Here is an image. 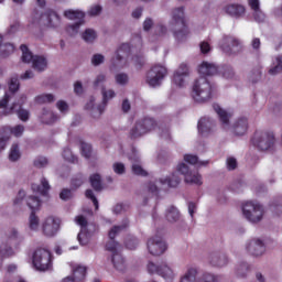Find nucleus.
I'll return each instance as SVG.
<instances>
[{"label":"nucleus","mask_w":282,"mask_h":282,"mask_svg":"<svg viewBox=\"0 0 282 282\" xmlns=\"http://www.w3.org/2000/svg\"><path fill=\"white\" fill-rule=\"evenodd\" d=\"M213 107L214 111L219 117L223 129H225V131H231V133L237 137L246 135V133H248V118L240 117L236 119L230 127V118H232V115L224 110L220 105L215 104Z\"/></svg>","instance_id":"f257e3e1"},{"label":"nucleus","mask_w":282,"mask_h":282,"mask_svg":"<svg viewBox=\"0 0 282 282\" xmlns=\"http://www.w3.org/2000/svg\"><path fill=\"white\" fill-rule=\"evenodd\" d=\"M241 213L249 224H261L265 215V208L257 200H247L241 205Z\"/></svg>","instance_id":"f03ea898"},{"label":"nucleus","mask_w":282,"mask_h":282,"mask_svg":"<svg viewBox=\"0 0 282 282\" xmlns=\"http://www.w3.org/2000/svg\"><path fill=\"white\" fill-rule=\"evenodd\" d=\"M101 96H102L101 105L96 106V97H90L87 104L85 105V109H87V111H90V115L93 116V118H98L99 116H102V113L105 112V107H107V102L116 98V90L107 89L106 87L102 86Z\"/></svg>","instance_id":"7ed1b4c3"},{"label":"nucleus","mask_w":282,"mask_h":282,"mask_svg":"<svg viewBox=\"0 0 282 282\" xmlns=\"http://www.w3.org/2000/svg\"><path fill=\"white\" fill-rule=\"evenodd\" d=\"M252 144L259 151H273L276 144V137L272 131H257L253 134Z\"/></svg>","instance_id":"20e7f679"},{"label":"nucleus","mask_w":282,"mask_h":282,"mask_svg":"<svg viewBox=\"0 0 282 282\" xmlns=\"http://www.w3.org/2000/svg\"><path fill=\"white\" fill-rule=\"evenodd\" d=\"M213 97V87L206 77L195 80L193 86V98L196 102H206Z\"/></svg>","instance_id":"39448f33"},{"label":"nucleus","mask_w":282,"mask_h":282,"mask_svg":"<svg viewBox=\"0 0 282 282\" xmlns=\"http://www.w3.org/2000/svg\"><path fill=\"white\" fill-rule=\"evenodd\" d=\"M43 19L47 20V25H50V28H58V25H61V17H58V14L56 12H54L53 10L47 11V13L44 15H42L39 12L32 13V15L29 20V23H30L29 25L31 28L41 25V23H45V21H43Z\"/></svg>","instance_id":"423d86ee"},{"label":"nucleus","mask_w":282,"mask_h":282,"mask_svg":"<svg viewBox=\"0 0 282 282\" xmlns=\"http://www.w3.org/2000/svg\"><path fill=\"white\" fill-rule=\"evenodd\" d=\"M20 50L22 52V62L32 63V67L35 72H45V69H47V59L44 56L32 55L25 45H21Z\"/></svg>","instance_id":"0eeeda50"},{"label":"nucleus","mask_w":282,"mask_h":282,"mask_svg":"<svg viewBox=\"0 0 282 282\" xmlns=\"http://www.w3.org/2000/svg\"><path fill=\"white\" fill-rule=\"evenodd\" d=\"M33 265L40 272H45L52 268V253L47 249H36L33 253Z\"/></svg>","instance_id":"6e6552de"},{"label":"nucleus","mask_w":282,"mask_h":282,"mask_svg":"<svg viewBox=\"0 0 282 282\" xmlns=\"http://www.w3.org/2000/svg\"><path fill=\"white\" fill-rule=\"evenodd\" d=\"M165 76H169V69L166 66L155 64L148 73L147 83L150 85V87H159V85H162V80H164Z\"/></svg>","instance_id":"1a4fd4ad"},{"label":"nucleus","mask_w":282,"mask_h":282,"mask_svg":"<svg viewBox=\"0 0 282 282\" xmlns=\"http://www.w3.org/2000/svg\"><path fill=\"white\" fill-rule=\"evenodd\" d=\"M155 127H156L155 120L151 118H145L133 126V128L130 130V138L131 140H137V138H142L144 133H149V131H153Z\"/></svg>","instance_id":"9d476101"},{"label":"nucleus","mask_w":282,"mask_h":282,"mask_svg":"<svg viewBox=\"0 0 282 282\" xmlns=\"http://www.w3.org/2000/svg\"><path fill=\"white\" fill-rule=\"evenodd\" d=\"M131 48L129 44H122L115 53V56L111 58L110 69L116 72V69H123L127 65V56H129Z\"/></svg>","instance_id":"9b49d317"},{"label":"nucleus","mask_w":282,"mask_h":282,"mask_svg":"<svg viewBox=\"0 0 282 282\" xmlns=\"http://www.w3.org/2000/svg\"><path fill=\"white\" fill-rule=\"evenodd\" d=\"M41 228L44 237H56L58 230H61V218L56 216H47L43 219Z\"/></svg>","instance_id":"f8f14e48"},{"label":"nucleus","mask_w":282,"mask_h":282,"mask_svg":"<svg viewBox=\"0 0 282 282\" xmlns=\"http://www.w3.org/2000/svg\"><path fill=\"white\" fill-rule=\"evenodd\" d=\"M176 171L184 175L186 184H193L195 186H202L204 182H202V175L197 172H192L191 167L185 163H180L176 167Z\"/></svg>","instance_id":"ddd939ff"},{"label":"nucleus","mask_w":282,"mask_h":282,"mask_svg":"<svg viewBox=\"0 0 282 282\" xmlns=\"http://www.w3.org/2000/svg\"><path fill=\"white\" fill-rule=\"evenodd\" d=\"M147 248L150 254L153 257H160L166 252V241L162 237L154 236L150 238L147 242Z\"/></svg>","instance_id":"4468645a"},{"label":"nucleus","mask_w":282,"mask_h":282,"mask_svg":"<svg viewBox=\"0 0 282 282\" xmlns=\"http://www.w3.org/2000/svg\"><path fill=\"white\" fill-rule=\"evenodd\" d=\"M245 248L252 257H263L265 254V243L260 238L248 240Z\"/></svg>","instance_id":"2eb2a0df"},{"label":"nucleus","mask_w":282,"mask_h":282,"mask_svg":"<svg viewBox=\"0 0 282 282\" xmlns=\"http://www.w3.org/2000/svg\"><path fill=\"white\" fill-rule=\"evenodd\" d=\"M126 228H127V225L115 226L109 231L110 241L107 242L106 248L109 252H112V256L120 254V245L118 242L113 241V239H116V236L118 235V232H122V230H124Z\"/></svg>","instance_id":"dca6fc26"},{"label":"nucleus","mask_w":282,"mask_h":282,"mask_svg":"<svg viewBox=\"0 0 282 282\" xmlns=\"http://www.w3.org/2000/svg\"><path fill=\"white\" fill-rule=\"evenodd\" d=\"M188 78V65L182 63L174 72L173 83L176 87H185Z\"/></svg>","instance_id":"f3484780"},{"label":"nucleus","mask_w":282,"mask_h":282,"mask_svg":"<svg viewBox=\"0 0 282 282\" xmlns=\"http://www.w3.org/2000/svg\"><path fill=\"white\" fill-rule=\"evenodd\" d=\"M75 223L77 226H80L82 230L77 236L78 242L80 246H87L89 243V235L85 231L87 228V217L79 215L75 217Z\"/></svg>","instance_id":"a211bd4d"},{"label":"nucleus","mask_w":282,"mask_h":282,"mask_svg":"<svg viewBox=\"0 0 282 282\" xmlns=\"http://www.w3.org/2000/svg\"><path fill=\"white\" fill-rule=\"evenodd\" d=\"M87 275V268L76 264L73 267V275H68L63 279V282H80L85 281V276Z\"/></svg>","instance_id":"6ab92c4d"},{"label":"nucleus","mask_w":282,"mask_h":282,"mask_svg":"<svg viewBox=\"0 0 282 282\" xmlns=\"http://www.w3.org/2000/svg\"><path fill=\"white\" fill-rule=\"evenodd\" d=\"M25 100H28V97L25 95L21 96V102L20 104H13L12 107L10 108L9 113H18V117L20 118V120H22L23 122L30 120V111L25 110V109H21V105H23V102H25Z\"/></svg>","instance_id":"aec40b11"},{"label":"nucleus","mask_w":282,"mask_h":282,"mask_svg":"<svg viewBox=\"0 0 282 282\" xmlns=\"http://www.w3.org/2000/svg\"><path fill=\"white\" fill-rule=\"evenodd\" d=\"M223 52L230 54V52H239L241 50V41L235 37H225L221 43Z\"/></svg>","instance_id":"412c9836"},{"label":"nucleus","mask_w":282,"mask_h":282,"mask_svg":"<svg viewBox=\"0 0 282 282\" xmlns=\"http://www.w3.org/2000/svg\"><path fill=\"white\" fill-rule=\"evenodd\" d=\"M171 30L173 32L174 39H176L180 43H182V41H186V39H188V34H191L186 24L171 26Z\"/></svg>","instance_id":"4be33fe9"},{"label":"nucleus","mask_w":282,"mask_h":282,"mask_svg":"<svg viewBox=\"0 0 282 282\" xmlns=\"http://www.w3.org/2000/svg\"><path fill=\"white\" fill-rule=\"evenodd\" d=\"M217 72H218L217 65H215L214 63L203 62L198 66V73L202 76H215Z\"/></svg>","instance_id":"5701e85b"},{"label":"nucleus","mask_w":282,"mask_h":282,"mask_svg":"<svg viewBox=\"0 0 282 282\" xmlns=\"http://www.w3.org/2000/svg\"><path fill=\"white\" fill-rule=\"evenodd\" d=\"M184 24H186V20H184V8L174 9L172 12L171 28Z\"/></svg>","instance_id":"b1692460"},{"label":"nucleus","mask_w":282,"mask_h":282,"mask_svg":"<svg viewBox=\"0 0 282 282\" xmlns=\"http://www.w3.org/2000/svg\"><path fill=\"white\" fill-rule=\"evenodd\" d=\"M213 127H215V121L208 117L200 118L198 121V131L202 133V135H206V133L213 131Z\"/></svg>","instance_id":"393cba45"},{"label":"nucleus","mask_w":282,"mask_h":282,"mask_svg":"<svg viewBox=\"0 0 282 282\" xmlns=\"http://www.w3.org/2000/svg\"><path fill=\"white\" fill-rule=\"evenodd\" d=\"M225 12L230 17H243L246 14V8L241 4H228L225 7Z\"/></svg>","instance_id":"a878e982"},{"label":"nucleus","mask_w":282,"mask_h":282,"mask_svg":"<svg viewBox=\"0 0 282 282\" xmlns=\"http://www.w3.org/2000/svg\"><path fill=\"white\" fill-rule=\"evenodd\" d=\"M160 184H162L163 186H169L170 188H175L176 186L180 185V176H177V174L173 173L170 176H165L160 178Z\"/></svg>","instance_id":"bb28decb"},{"label":"nucleus","mask_w":282,"mask_h":282,"mask_svg":"<svg viewBox=\"0 0 282 282\" xmlns=\"http://www.w3.org/2000/svg\"><path fill=\"white\" fill-rule=\"evenodd\" d=\"M64 17L69 21H84L85 12L82 10L68 9L64 11Z\"/></svg>","instance_id":"cd10ccee"},{"label":"nucleus","mask_w":282,"mask_h":282,"mask_svg":"<svg viewBox=\"0 0 282 282\" xmlns=\"http://www.w3.org/2000/svg\"><path fill=\"white\" fill-rule=\"evenodd\" d=\"M33 193H40V195H47V191H50V182L47 178L42 177L39 184H32Z\"/></svg>","instance_id":"c85d7f7f"},{"label":"nucleus","mask_w":282,"mask_h":282,"mask_svg":"<svg viewBox=\"0 0 282 282\" xmlns=\"http://www.w3.org/2000/svg\"><path fill=\"white\" fill-rule=\"evenodd\" d=\"M166 220L170 221V224H175L176 221H180V210L176 209L175 206H170L166 209L165 214Z\"/></svg>","instance_id":"c756f323"},{"label":"nucleus","mask_w":282,"mask_h":282,"mask_svg":"<svg viewBox=\"0 0 282 282\" xmlns=\"http://www.w3.org/2000/svg\"><path fill=\"white\" fill-rule=\"evenodd\" d=\"M184 162L192 164V166H208V161H199L195 154H185Z\"/></svg>","instance_id":"7c9ffc66"},{"label":"nucleus","mask_w":282,"mask_h":282,"mask_svg":"<svg viewBox=\"0 0 282 282\" xmlns=\"http://www.w3.org/2000/svg\"><path fill=\"white\" fill-rule=\"evenodd\" d=\"M159 274L166 281H172V279H175V271L166 264L160 265Z\"/></svg>","instance_id":"2f4dec72"},{"label":"nucleus","mask_w":282,"mask_h":282,"mask_svg":"<svg viewBox=\"0 0 282 282\" xmlns=\"http://www.w3.org/2000/svg\"><path fill=\"white\" fill-rule=\"evenodd\" d=\"M41 120L44 124H54V122L57 120V117L54 115V112L47 109H43Z\"/></svg>","instance_id":"473e14b6"},{"label":"nucleus","mask_w":282,"mask_h":282,"mask_svg":"<svg viewBox=\"0 0 282 282\" xmlns=\"http://www.w3.org/2000/svg\"><path fill=\"white\" fill-rule=\"evenodd\" d=\"M181 282H197V269L189 268L181 278Z\"/></svg>","instance_id":"72a5a7b5"},{"label":"nucleus","mask_w":282,"mask_h":282,"mask_svg":"<svg viewBox=\"0 0 282 282\" xmlns=\"http://www.w3.org/2000/svg\"><path fill=\"white\" fill-rule=\"evenodd\" d=\"M82 39L85 43H94L98 39V33L94 29H86L85 32L82 33Z\"/></svg>","instance_id":"f704fd0d"},{"label":"nucleus","mask_w":282,"mask_h":282,"mask_svg":"<svg viewBox=\"0 0 282 282\" xmlns=\"http://www.w3.org/2000/svg\"><path fill=\"white\" fill-rule=\"evenodd\" d=\"M248 272H250V265L247 262H239L236 265V274L240 279L248 276Z\"/></svg>","instance_id":"c9c22d12"},{"label":"nucleus","mask_w":282,"mask_h":282,"mask_svg":"<svg viewBox=\"0 0 282 282\" xmlns=\"http://www.w3.org/2000/svg\"><path fill=\"white\" fill-rule=\"evenodd\" d=\"M54 100H56V98L53 94H41L37 95L34 99L36 105H47L50 102H54Z\"/></svg>","instance_id":"e433bc0d"},{"label":"nucleus","mask_w":282,"mask_h":282,"mask_svg":"<svg viewBox=\"0 0 282 282\" xmlns=\"http://www.w3.org/2000/svg\"><path fill=\"white\" fill-rule=\"evenodd\" d=\"M210 263L212 265L224 268V265H228V258L226 256L213 254L210 257Z\"/></svg>","instance_id":"4c0bfd02"},{"label":"nucleus","mask_w":282,"mask_h":282,"mask_svg":"<svg viewBox=\"0 0 282 282\" xmlns=\"http://www.w3.org/2000/svg\"><path fill=\"white\" fill-rule=\"evenodd\" d=\"M112 263L116 270H119V272H122L124 268H127V264L124 263V258L120 253L112 254Z\"/></svg>","instance_id":"58836bf2"},{"label":"nucleus","mask_w":282,"mask_h":282,"mask_svg":"<svg viewBox=\"0 0 282 282\" xmlns=\"http://www.w3.org/2000/svg\"><path fill=\"white\" fill-rule=\"evenodd\" d=\"M26 205L31 210H39L41 208V199L36 196L29 195L26 197Z\"/></svg>","instance_id":"ea45409f"},{"label":"nucleus","mask_w":282,"mask_h":282,"mask_svg":"<svg viewBox=\"0 0 282 282\" xmlns=\"http://www.w3.org/2000/svg\"><path fill=\"white\" fill-rule=\"evenodd\" d=\"M41 226V220L39 219V216L34 215V213H31L29 217V228L33 232L39 231V228Z\"/></svg>","instance_id":"a19ab883"},{"label":"nucleus","mask_w":282,"mask_h":282,"mask_svg":"<svg viewBox=\"0 0 282 282\" xmlns=\"http://www.w3.org/2000/svg\"><path fill=\"white\" fill-rule=\"evenodd\" d=\"M20 159H21V150L19 149V144L13 143L9 152V160L11 162H17Z\"/></svg>","instance_id":"79ce46f5"},{"label":"nucleus","mask_w":282,"mask_h":282,"mask_svg":"<svg viewBox=\"0 0 282 282\" xmlns=\"http://www.w3.org/2000/svg\"><path fill=\"white\" fill-rule=\"evenodd\" d=\"M166 28L164 24H158L154 29V34L150 37V41H155L156 39H162V36H166Z\"/></svg>","instance_id":"37998d69"},{"label":"nucleus","mask_w":282,"mask_h":282,"mask_svg":"<svg viewBox=\"0 0 282 282\" xmlns=\"http://www.w3.org/2000/svg\"><path fill=\"white\" fill-rule=\"evenodd\" d=\"M85 23V21H77L73 24H69L66 28L67 34H69L70 36H76V34H78V32H80V25H83Z\"/></svg>","instance_id":"c03bdc74"},{"label":"nucleus","mask_w":282,"mask_h":282,"mask_svg":"<svg viewBox=\"0 0 282 282\" xmlns=\"http://www.w3.org/2000/svg\"><path fill=\"white\" fill-rule=\"evenodd\" d=\"M90 184L95 191H102V180L100 174L90 175Z\"/></svg>","instance_id":"a18cd8bd"},{"label":"nucleus","mask_w":282,"mask_h":282,"mask_svg":"<svg viewBox=\"0 0 282 282\" xmlns=\"http://www.w3.org/2000/svg\"><path fill=\"white\" fill-rule=\"evenodd\" d=\"M132 173L134 175H140L141 177H145V175H148L147 170H144V167L138 163V159L132 163Z\"/></svg>","instance_id":"49530a36"},{"label":"nucleus","mask_w":282,"mask_h":282,"mask_svg":"<svg viewBox=\"0 0 282 282\" xmlns=\"http://www.w3.org/2000/svg\"><path fill=\"white\" fill-rule=\"evenodd\" d=\"M107 83V74L105 73H99L95 79L93 80V87L95 89H98V87H102Z\"/></svg>","instance_id":"de8ad7c7"},{"label":"nucleus","mask_w":282,"mask_h":282,"mask_svg":"<svg viewBox=\"0 0 282 282\" xmlns=\"http://www.w3.org/2000/svg\"><path fill=\"white\" fill-rule=\"evenodd\" d=\"M115 83L117 85H120L121 87H124V85L129 84V75L126 73H119L115 75Z\"/></svg>","instance_id":"09e8293b"},{"label":"nucleus","mask_w":282,"mask_h":282,"mask_svg":"<svg viewBox=\"0 0 282 282\" xmlns=\"http://www.w3.org/2000/svg\"><path fill=\"white\" fill-rule=\"evenodd\" d=\"M282 72V56L275 58L274 66L269 69V74L271 76H276V74H281Z\"/></svg>","instance_id":"8fccbe9b"},{"label":"nucleus","mask_w":282,"mask_h":282,"mask_svg":"<svg viewBox=\"0 0 282 282\" xmlns=\"http://www.w3.org/2000/svg\"><path fill=\"white\" fill-rule=\"evenodd\" d=\"M14 253H15L14 250L8 245L0 247V258L1 259H8V257H14Z\"/></svg>","instance_id":"3c124183"},{"label":"nucleus","mask_w":282,"mask_h":282,"mask_svg":"<svg viewBox=\"0 0 282 282\" xmlns=\"http://www.w3.org/2000/svg\"><path fill=\"white\" fill-rule=\"evenodd\" d=\"M14 52V45L12 44H2L0 45V56L6 58V56H10Z\"/></svg>","instance_id":"603ef678"},{"label":"nucleus","mask_w":282,"mask_h":282,"mask_svg":"<svg viewBox=\"0 0 282 282\" xmlns=\"http://www.w3.org/2000/svg\"><path fill=\"white\" fill-rule=\"evenodd\" d=\"M62 155L66 162H70L72 164H76V162H78V159L74 155V153H72L69 148H65Z\"/></svg>","instance_id":"864d4df0"},{"label":"nucleus","mask_w":282,"mask_h":282,"mask_svg":"<svg viewBox=\"0 0 282 282\" xmlns=\"http://www.w3.org/2000/svg\"><path fill=\"white\" fill-rule=\"evenodd\" d=\"M80 153L83 158H91V145L89 143L80 142Z\"/></svg>","instance_id":"5fc2aeb1"},{"label":"nucleus","mask_w":282,"mask_h":282,"mask_svg":"<svg viewBox=\"0 0 282 282\" xmlns=\"http://www.w3.org/2000/svg\"><path fill=\"white\" fill-rule=\"evenodd\" d=\"M102 63H105V55L100 53L93 55L91 65H94V67H98L99 65H102Z\"/></svg>","instance_id":"6e6d98bb"},{"label":"nucleus","mask_w":282,"mask_h":282,"mask_svg":"<svg viewBox=\"0 0 282 282\" xmlns=\"http://www.w3.org/2000/svg\"><path fill=\"white\" fill-rule=\"evenodd\" d=\"M25 199V191L20 189L17 196L13 198V206H21Z\"/></svg>","instance_id":"4d7b16f0"},{"label":"nucleus","mask_w":282,"mask_h":282,"mask_svg":"<svg viewBox=\"0 0 282 282\" xmlns=\"http://www.w3.org/2000/svg\"><path fill=\"white\" fill-rule=\"evenodd\" d=\"M113 173L117 175H124L127 169L124 167L123 163L116 162L112 164Z\"/></svg>","instance_id":"13d9d810"},{"label":"nucleus","mask_w":282,"mask_h":282,"mask_svg":"<svg viewBox=\"0 0 282 282\" xmlns=\"http://www.w3.org/2000/svg\"><path fill=\"white\" fill-rule=\"evenodd\" d=\"M19 77H11L10 82H9V90L14 94L17 91H19Z\"/></svg>","instance_id":"bf43d9fd"},{"label":"nucleus","mask_w":282,"mask_h":282,"mask_svg":"<svg viewBox=\"0 0 282 282\" xmlns=\"http://www.w3.org/2000/svg\"><path fill=\"white\" fill-rule=\"evenodd\" d=\"M34 166H36V169H44V166L47 165V158L45 156H37L34 162H33Z\"/></svg>","instance_id":"052dcab7"},{"label":"nucleus","mask_w":282,"mask_h":282,"mask_svg":"<svg viewBox=\"0 0 282 282\" xmlns=\"http://www.w3.org/2000/svg\"><path fill=\"white\" fill-rule=\"evenodd\" d=\"M253 18L256 21H258V23H263V21H265V14L263 11H261V9L253 11Z\"/></svg>","instance_id":"680f3d73"},{"label":"nucleus","mask_w":282,"mask_h":282,"mask_svg":"<svg viewBox=\"0 0 282 282\" xmlns=\"http://www.w3.org/2000/svg\"><path fill=\"white\" fill-rule=\"evenodd\" d=\"M56 107L61 113H67L69 111V105H67L65 101L59 100L56 102Z\"/></svg>","instance_id":"e2e57ef3"},{"label":"nucleus","mask_w":282,"mask_h":282,"mask_svg":"<svg viewBox=\"0 0 282 282\" xmlns=\"http://www.w3.org/2000/svg\"><path fill=\"white\" fill-rule=\"evenodd\" d=\"M100 12H102V7L95 4V6L90 7L88 14L90 17H98V14H100Z\"/></svg>","instance_id":"0e129e2a"},{"label":"nucleus","mask_w":282,"mask_h":282,"mask_svg":"<svg viewBox=\"0 0 282 282\" xmlns=\"http://www.w3.org/2000/svg\"><path fill=\"white\" fill-rule=\"evenodd\" d=\"M23 131H25V128L19 124L12 128L11 133L15 135V138H21V135H23Z\"/></svg>","instance_id":"69168bd1"},{"label":"nucleus","mask_w":282,"mask_h":282,"mask_svg":"<svg viewBox=\"0 0 282 282\" xmlns=\"http://www.w3.org/2000/svg\"><path fill=\"white\" fill-rule=\"evenodd\" d=\"M251 47L254 52H259V50H261V40L259 37H253L251 40Z\"/></svg>","instance_id":"338daca9"},{"label":"nucleus","mask_w":282,"mask_h":282,"mask_svg":"<svg viewBox=\"0 0 282 282\" xmlns=\"http://www.w3.org/2000/svg\"><path fill=\"white\" fill-rule=\"evenodd\" d=\"M61 199L67 202V199H72V191L64 188L59 194Z\"/></svg>","instance_id":"774afa93"}]
</instances>
